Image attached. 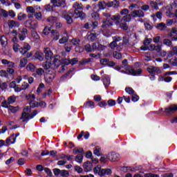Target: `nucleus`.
<instances>
[{
    "label": "nucleus",
    "instance_id": "nucleus-1",
    "mask_svg": "<svg viewBox=\"0 0 177 177\" xmlns=\"http://www.w3.org/2000/svg\"><path fill=\"white\" fill-rule=\"evenodd\" d=\"M45 58L47 62L43 64L45 70H56L62 64L60 59L53 57V53L49 48L44 49Z\"/></svg>",
    "mask_w": 177,
    "mask_h": 177
},
{
    "label": "nucleus",
    "instance_id": "nucleus-2",
    "mask_svg": "<svg viewBox=\"0 0 177 177\" xmlns=\"http://www.w3.org/2000/svg\"><path fill=\"white\" fill-rule=\"evenodd\" d=\"M124 70L120 71V73H123L124 74H128L129 75H134V76H139L143 71L140 68L134 69L132 66H129L127 68H124Z\"/></svg>",
    "mask_w": 177,
    "mask_h": 177
},
{
    "label": "nucleus",
    "instance_id": "nucleus-3",
    "mask_svg": "<svg viewBox=\"0 0 177 177\" xmlns=\"http://www.w3.org/2000/svg\"><path fill=\"white\" fill-rule=\"evenodd\" d=\"M10 35H12L13 37L12 39V42H13L12 49L15 53L19 52V48H20V45H19V39H17V30H13L10 33Z\"/></svg>",
    "mask_w": 177,
    "mask_h": 177
},
{
    "label": "nucleus",
    "instance_id": "nucleus-4",
    "mask_svg": "<svg viewBox=\"0 0 177 177\" xmlns=\"http://www.w3.org/2000/svg\"><path fill=\"white\" fill-rule=\"evenodd\" d=\"M94 174L95 175H99L100 176H104V175L111 174V169H102L100 165H97L93 169Z\"/></svg>",
    "mask_w": 177,
    "mask_h": 177
},
{
    "label": "nucleus",
    "instance_id": "nucleus-5",
    "mask_svg": "<svg viewBox=\"0 0 177 177\" xmlns=\"http://www.w3.org/2000/svg\"><path fill=\"white\" fill-rule=\"evenodd\" d=\"M17 99H19V96L10 95L8 97L7 100H5L1 102V106L3 107V109H8L10 104L16 103V100H17Z\"/></svg>",
    "mask_w": 177,
    "mask_h": 177
},
{
    "label": "nucleus",
    "instance_id": "nucleus-6",
    "mask_svg": "<svg viewBox=\"0 0 177 177\" xmlns=\"http://www.w3.org/2000/svg\"><path fill=\"white\" fill-rule=\"evenodd\" d=\"M25 27L27 28H31L32 30H36L38 27V21L35 19H28L24 22Z\"/></svg>",
    "mask_w": 177,
    "mask_h": 177
},
{
    "label": "nucleus",
    "instance_id": "nucleus-7",
    "mask_svg": "<svg viewBox=\"0 0 177 177\" xmlns=\"http://www.w3.org/2000/svg\"><path fill=\"white\" fill-rule=\"evenodd\" d=\"M37 114H38L37 111H34L32 114L23 112L21 116V120H22V122H26V121H28L29 120H31V118H34Z\"/></svg>",
    "mask_w": 177,
    "mask_h": 177
},
{
    "label": "nucleus",
    "instance_id": "nucleus-8",
    "mask_svg": "<svg viewBox=\"0 0 177 177\" xmlns=\"http://www.w3.org/2000/svg\"><path fill=\"white\" fill-rule=\"evenodd\" d=\"M28 34V30L26 28L19 29L18 31V37L19 41H24Z\"/></svg>",
    "mask_w": 177,
    "mask_h": 177
},
{
    "label": "nucleus",
    "instance_id": "nucleus-9",
    "mask_svg": "<svg viewBox=\"0 0 177 177\" xmlns=\"http://www.w3.org/2000/svg\"><path fill=\"white\" fill-rule=\"evenodd\" d=\"M31 50V46L28 44V43H24L23 47L18 48V52L21 53V55H26L28 50Z\"/></svg>",
    "mask_w": 177,
    "mask_h": 177
},
{
    "label": "nucleus",
    "instance_id": "nucleus-10",
    "mask_svg": "<svg viewBox=\"0 0 177 177\" xmlns=\"http://www.w3.org/2000/svg\"><path fill=\"white\" fill-rule=\"evenodd\" d=\"M50 3L54 8H60L61 6L64 8L66 6V1L64 0H50Z\"/></svg>",
    "mask_w": 177,
    "mask_h": 177
},
{
    "label": "nucleus",
    "instance_id": "nucleus-11",
    "mask_svg": "<svg viewBox=\"0 0 177 177\" xmlns=\"http://www.w3.org/2000/svg\"><path fill=\"white\" fill-rule=\"evenodd\" d=\"M175 111H177V106L175 104L170 105L169 107L165 109V113L169 114V115L174 114Z\"/></svg>",
    "mask_w": 177,
    "mask_h": 177
},
{
    "label": "nucleus",
    "instance_id": "nucleus-12",
    "mask_svg": "<svg viewBox=\"0 0 177 177\" xmlns=\"http://www.w3.org/2000/svg\"><path fill=\"white\" fill-rule=\"evenodd\" d=\"M131 17L135 19L138 17H145V12L142 10H136L131 12Z\"/></svg>",
    "mask_w": 177,
    "mask_h": 177
},
{
    "label": "nucleus",
    "instance_id": "nucleus-13",
    "mask_svg": "<svg viewBox=\"0 0 177 177\" xmlns=\"http://www.w3.org/2000/svg\"><path fill=\"white\" fill-rule=\"evenodd\" d=\"M51 38L53 42L58 41L60 38V33L56 30H51Z\"/></svg>",
    "mask_w": 177,
    "mask_h": 177
},
{
    "label": "nucleus",
    "instance_id": "nucleus-14",
    "mask_svg": "<svg viewBox=\"0 0 177 177\" xmlns=\"http://www.w3.org/2000/svg\"><path fill=\"white\" fill-rule=\"evenodd\" d=\"M83 168L85 172H91V170L93 168L92 162L87 161L83 164Z\"/></svg>",
    "mask_w": 177,
    "mask_h": 177
},
{
    "label": "nucleus",
    "instance_id": "nucleus-15",
    "mask_svg": "<svg viewBox=\"0 0 177 177\" xmlns=\"http://www.w3.org/2000/svg\"><path fill=\"white\" fill-rule=\"evenodd\" d=\"M97 35H99V34L88 32L86 35L87 39L91 42H93V41L96 40V38H97Z\"/></svg>",
    "mask_w": 177,
    "mask_h": 177
},
{
    "label": "nucleus",
    "instance_id": "nucleus-16",
    "mask_svg": "<svg viewBox=\"0 0 177 177\" xmlns=\"http://www.w3.org/2000/svg\"><path fill=\"white\" fill-rule=\"evenodd\" d=\"M147 70L148 73H150V74H161V69L158 67L152 66L151 68H148Z\"/></svg>",
    "mask_w": 177,
    "mask_h": 177
},
{
    "label": "nucleus",
    "instance_id": "nucleus-17",
    "mask_svg": "<svg viewBox=\"0 0 177 177\" xmlns=\"http://www.w3.org/2000/svg\"><path fill=\"white\" fill-rule=\"evenodd\" d=\"M108 160L110 161H117L120 160V154L115 153H111L108 154Z\"/></svg>",
    "mask_w": 177,
    "mask_h": 177
},
{
    "label": "nucleus",
    "instance_id": "nucleus-18",
    "mask_svg": "<svg viewBox=\"0 0 177 177\" xmlns=\"http://www.w3.org/2000/svg\"><path fill=\"white\" fill-rule=\"evenodd\" d=\"M14 143H16V137H15V134L6 140V146H10V145H13Z\"/></svg>",
    "mask_w": 177,
    "mask_h": 177
},
{
    "label": "nucleus",
    "instance_id": "nucleus-19",
    "mask_svg": "<svg viewBox=\"0 0 177 177\" xmlns=\"http://www.w3.org/2000/svg\"><path fill=\"white\" fill-rule=\"evenodd\" d=\"M102 82H103L106 89H107V88H109V86H110V84H111L110 77H109V75H104L102 78Z\"/></svg>",
    "mask_w": 177,
    "mask_h": 177
},
{
    "label": "nucleus",
    "instance_id": "nucleus-20",
    "mask_svg": "<svg viewBox=\"0 0 177 177\" xmlns=\"http://www.w3.org/2000/svg\"><path fill=\"white\" fill-rule=\"evenodd\" d=\"M74 16H76L75 17V19H78V17H80L81 20H84V19L86 17V14H85L82 11L76 10L75 12H74Z\"/></svg>",
    "mask_w": 177,
    "mask_h": 177
},
{
    "label": "nucleus",
    "instance_id": "nucleus-21",
    "mask_svg": "<svg viewBox=\"0 0 177 177\" xmlns=\"http://www.w3.org/2000/svg\"><path fill=\"white\" fill-rule=\"evenodd\" d=\"M8 24L9 28H18L20 26V23L13 20H9Z\"/></svg>",
    "mask_w": 177,
    "mask_h": 177
},
{
    "label": "nucleus",
    "instance_id": "nucleus-22",
    "mask_svg": "<svg viewBox=\"0 0 177 177\" xmlns=\"http://www.w3.org/2000/svg\"><path fill=\"white\" fill-rule=\"evenodd\" d=\"M111 19L114 21L115 24L116 26L120 25V23L121 22V15L120 14H118L116 15H113L111 17Z\"/></svg>",
    "mask_w": 177,
    "mask_h": 177
},
{
    "label": "nucleus",
    "instance_id": "nucleus-23",
    "mask_svg": "<svg viewBox=\"0 0 177 177\" xmlns=\"http://www.w3.org/2000/svg\"><path fill=\"white\" fill-rule=\"evenodd\" d=\"M0 44L3 48L8 46V38L5 35H0Z\"/></svg>",
    "mask_w": 177,
    "mask_h": 177
},
{
    "label": "nucleus",
    "instance_id": "nucleus-24",
    "mask_svg": "<svg viewBox=\"0 0 177 177\" xmlns=\"http://www.w3.org/2000/svg\"><path fill=\"white\" fill-rule=\"evenodd\" d=\"M1 64H3V66H7V67H11L12 68H15V63L8 59H1Z\"/></svg>",
    "mask_w": 177,
    "mask_h": 177
},
{
    "label": "nucleus",
    "instance_id": "nucleus-25",
    "mask_svg": "<svg viewBox=\"0 0 177 177\" xmlns=\"http://www.w3.org/2000/svg\"><path fill=\"white\" fill-rule=\"evenodd\" d=\"M73 8L75 10L74 12H80V10H82V9H84V6L81 3L75 2L73 3Z\"/></svg>",
    "mask_w": 177,
    "mask_h": 177
},
{
    "label": "nucleus",
    "instance_id": "nucleus-26",
    "mask_svg": "<svg viewBox=\"0 0 177 177\" xmlns=\"http://www.w3.org/2000/svg\"><path fill=\"white\" fill-rule=\"evenodd\" d=\"M44 79L46 82H48V84L52 82L53 80L55 79V75L50 74V73H47L44 76Z\"/></svg>",
    "mask_w": 177,
    "mask_h": 177
},
{
    "label": "nucleus",
    "instance_id": "nucleus-27",
    "mask_svg": "<svg viewBox=\"0 0 177 177\" xmlns=\"http://www.w3.org/2000/svg\"><path fill=\"white\" fill-rule=\"evenodd\" d=\"M121 66H115V70H120V68H128V59H125L122 62Z\"/></svg>",
    "mask_w": 177,
    "mask_h": 177
},
{
    "label": "nucleus",
    "instance_id": "nucleus-28",
    "mask_svg": "<svg viewBox=\"0 0 177 177\" xmlns=\"http://www.w3.org/2000/svg\"><path fill=\"white\" fill-rule=\"evenodd\" d=\"M103 24L102 25V28L106 29L107 27H110V26H113V21L107 19L102 20Z\"/></svg>",
    "mask_w": 177,
    "mask_h": 177
},
{
    "label": "nucleus",
    "instance_id": "nucleus-29",
    "mask_svg": "<svg viewBox=\"0 0 177 177\" xmlns=\"http://www.w3.org/2000/svg\"><path fill=\"white\" fill-rule=\"evenodd\" d=\"M35 58H36L37 60H39V62H44V53H42L40 51H37L34 55Z\"/></svg>",
    "mask_w": 177,
    "mask_h": 177
},
{
    "label": "nucleus",
    "instance_id": "nucleus-30",
    "mask_svg": "<svg viewBox=\"0 0 177 177\" xmlns=\"http://www.w3.org/2000/svg\"><path fill=\"white\" fill-rule=\"evenodd\" d=\"M10 88H13L15 89V92L19 93V92H21L23 91L21 87H19V86L15 84V82H12L10 84Z\"/></svg>",
    "mask_w": 177,
    "mask_h": 177
},
{
    "label": "nucleus",
    "instance_id": "nucleus-31",
    "mask_svg": "<svg viewBox=\"0 0 177 177\" xmlns=\"http://www.w3.org/2000/svg\"><path fill=\"white\" fill-rule=\"evenodd\" d=\"M67 41H68V35H67V32H65L64 33V36L62 37V38H61L59 40V44H66V42H67Z\"/></svg>",
    "mask_w": 177,
    "mask_h": 177
},
{
    "label": "nucleus",
    "instance_id": "nucleus-32",
    "mask_svg": "<svg viewBox=\"0 0 177 177\" xmlns=\"http://www.w3.org/2000/svg\"><path fill=\"white\" fill-rule=\"evenodd\" d=\"M109 47L113 50L116 49V50H118L119 52L120 50H121V48H120L118 44H117V43L114 41V40L110 43Z\"/></svg>",
    "mask_w": 177,
    "mask_h": 177
},
{
    "label": "nucleus",
    "instance_id": "nucleus-33",
    "mask_svg": "<svg viewBox=\"0 0 177 177\" xmlns=\"http://www.w3.org/2000/svg\"><path fill=\"white\" fill-rule=\"evenodd\" d=\"M8 109V111L12 113V114H15V113H17V111L20 110V108L18 106H9Z\"/></svg>",
    "mask_w": 177,
    "mask_h": 177
},
{
    "label": "nucleus",
    "instance_id": "nucleus-34",
    "mask_svg": "<svg viewBox=\"0 0 177 177\" xmlns=\"http://www.w3.org/2000/svg\"><path fill=\"white\" fill-rule=\"evenodd\" d=\"M132 19V15L131 14H127V15H124L121 21H124L125 23H129Z\"/></svg>",
    "mask_w": 177,
    "mask_h": 177
},
{
    "label": "nucleus",
    "instance_id": "nucleus-35",
    "mask_svg": "<svg viewBox=\"0 0 177 177\" xmlns=\"http://www.w3.org/2000/svg\"><path fill=\"white\" fill-rule=\"evenodd\" d=\"M47 21L50 23V24H52L51 26H55L57 21V17H50L47 19Z\"/></svg>",
    "mask_w": 177,
    "mask_h": 177
},
{
    "label": "nucleus",
    "instance_id": "nucleus-36",
    "mask_svg": "<svg viewBox=\"0 0 177 177\" xmlns=\"http://www.w3.org/2000/svg\"><path fill=\"white\" fill-rule=\"evenodd\" d=\"M36 68H37V66H35V65L32 64V63H30L26 66V70L28 71H31V73H34Z\"/></svg>",
    "mask_w": 177,
    "mask_h": 177
},
{
    "label": "nucleus",
    "instance_id": "nucleus-37",
    "mask_svg": "<svg viewBox=\"0 0 177 177\" xmlns=\"http://www.w3.org/2000/svg\"><path fill=\"white\" fill-rule=\"evenodd\" d=\"M151 17L153 20V21H156L157 19H161L162 17V13L161 12H157L156 15H152Z\"/></svg>",
    "mask_w": 177,
    "mask_h": 177
},
{
    "label": "nucleus",
    "instance_id": "nucleus-38",
    "mask_svg": "<svg viewBox=\"0 0 177 177\" xmlns=\"http://www.w3.org/2000/svg\"><path fill=\"white\" fill-rule=\"evenodd\" d=\"M27 19V15L20 12L17 15V19L19 20V21H23V20H26Z\"/></svg>",
    "mask_w": 177,
    "mask_h": 177
},
{
    "label": "nucleus",
    "instance_id": "nucleus-39",
    "mask_svg": "<svg viewBox=\"0 0 177 177\" xmlns=\"http://www.w3.org/2000/svg\"><path fill=\"white\" fill-rule=\"evenodd\" d=\"M82 154L83 153H79L76 156V158L75 159L76 162H78L79 164L82 163V160H84V156Z\"/></svg>",
    "mask_w": 177,
    "mask_h": 177
},
{
    "label": "nucleus",
    "instance_id": "nucleus-40",
    "mask_svg": "<svg viewBox=\"0 0 177 177\" xmlns=\"http://www.w3.org/2000/svg\"><path fill=\"white\" fill-rule=\"evenodd\" d=\"M62 17L66 20V23L68 24H71V23H73V18H71V16L68 15H64Z\"/></svg>",
    "mask_w": 177,
    "mask_h": 177
},
{
    "label": "nucleus",
    "instance_id": "nucleus-41",
    "mask_svg": "<svg viewBox=\"0 0 177 177\" xmlns=\"http://www.w3.org/2000/svg\"><path fill=\"white\" fill-rule=\"evenodd\" d=\"M53 6H51L50 4H46L44 6V10L46 12H55V10H53Z\"/></svg>",
    "mask_w": 177,
    "mask_h": 177
},
{
    "label": "nucleus",
    "instance_id": "nucleus-42",
    "mask_svg": "<svg viewBox=\"0 0 177 177\" xmlns=\"http://www.w3.org/2000/svg\"><path fill=\"white\" fill-rule=\"evenodd\" d=\"M28 60L26 58H22L20 60L19 62V67L23 68V67H26V66L27 65L28 63Z\"/></svg>",
    "mask_w": 177,
    "mask_h": 177
},
{
    "label": "nucleus",
    "instance_id": "nucleus-43",
    "mask_svg": "<svg viewBox=\"0 0 177 177\" xmlns=\"http://www.w3.org/2000/svg\"><path fill=\"white\" fill-rule=\"evenodd\" d=\"M156 28H158V30H165L167 28V24H165L162 22L159 23L157 24Z\"/></svg>",
    "mask_w": 177,
    "mask_h": 177
},
{
    "label": "nucleus",
    "instance_id": "nucleus-44",
    "mask_svg": "<svg viewBox=\"0 0 177 177\" xmlns=\"http://www.w3.org/2000/svg\"><path fill=\"white\" fill-rule=\"evenodd\" d=\"M84 154V149L82 148H75L73 149V154L76 155V154Z\"/></svg>",
    "mask_w": 177,
    "mask_h": 177
},
{
    "label": "nucleus",
    "instance_id": "nucleus-45",
    "mask_svg": "<svg viewBox=\"0 0 177 177\" xmlns=\"http://www.w3.org/2000/svg\"><path fill=\"white\" fill-rule=\"evenodd\" d=\"M117 3H118V2H117V1H110V2L106 3V7L115 8V6H117Z\"/></svg>",
    "mask_w": 177,
    "mask_h": 177
},
{
    "label": "nucleus",
    "instance_id": "nucleus-46",
    "mask_svg": "<svg viewBox=\"0 0 177 177\" xmlns=\"http://www.w3.org/2000/svg\"><path fill=\"white\" fill-rule=\"evenodd\" d=\"M98 8L100 9V10H103L104 9H106V3L104 1H100L98 3Z\"/></svg>",
    "mask_w": 177,
    "mask_h": 177
},
{
    "label": "nucleus",
    "instance_id": "nucleus-47",
    "mask_svg": "<svg viewBox=\"0 0 177 177\" xmlns=\"http://www.w3.org/2000/svg\"><path fill=\"white\" fill-rule=\"evenodd\" d=\"M85 107H86L87 109H95V102L92 101L87 102L85 104Z\"/></svg>",
    "mask_w": 177,
    "mask_h": 177
},
{
    "label": "nucleus",
    "instance_id": "nucleus-48",
    "mask_svg": "<svg viewBox=\"0 0 177 177\" xmlns=\"http://www.w3.org/2000/svg\"><path fill=\"white\" fill-rule=\"evenodd\" d=\"M100 148L99 147H95L93 153L95 156H97V157H100L102 156V152H100Z\"/></svg>",
    "mask_w": 177,
    "mask_h": 177
},
{
    "label": "nucleus",
    "instance_id": "nucleus-49",
    "mask_svg": "<svg viewBox=\"0 0 177 177\" xmlns=\"http://www.w3.org/2000/svg\"><path fill=\"white\" fill-rule=\"evenodd\" d=\"M71 44H73V45H74L75 46H80V44H81V40L78 39H73L71 41Z\"/></svg>",
    "mask_w": 177,
    "mask_h": 177
},
{
    "label": "nucleus",
    "instance_id": "nucleus-50",
    "mask_svg": "<svg viewBox=\"0 0 177 177\" xmlns=\"http://www.w3.org/2000/svg\"><path fill=\"white\" fill-rule=\"evenodd\" d=\"M52 27H53V26H51L50 27L49 26H46L44 28V30H43V34L44 35H48V34H49L50 30H52Z\"/></svg>",
    "mask_w": 177,
    "mask_h": 177
},
{
    "label": "nucleus",
    "instance_id": "nucleus-51",
    "mask_svg": "<svg viewBox=\"0 0 177 177\" xmlns=\"http://www.w3.org/2000/svg\"><path fill=\"white\" fill-rule=\"evenodd\" d=\"M123 45H126L129 48H131V46H132V45L130 44L129 40L127 39V37H123Z\"/></svg>",
    "mask_w": 177,
    "mask_h": 177
},
{
    "label": "nucleus",
    "instance_id": "nucleus-52",
    "mask_svg": "<svg viewBox=\"0 0 177 177\" xmlns=\"http://www.w3.org/2000/svg\"><path fill=\"white\" fill-rule=\"evenodd\" d=\"M34 17H35V19H37V20H42V12H35Z\"/></svg>",
    "mask_w": 177,
    "mask_h": 177
},
{
    "label": "nucleus",
    "instance_id": "nucleus-53",
    "mask_svg": "<svg viewBox=\"0 0 177 177\" xmlns=\"http://www.w3.org/2000/svg\"><path fill=\"white\" fill-rule=\"evenodd\" d=\"M129 10H132L133 12V10H136V9H139V6H138V4L136 3H133L129 6Z\"/></svg>",
    "mask_w": 177,
    "mask_h": 177
},
{
    "label": "nucleus",
    "instance_id": "nucleus-54",
    "mask_svg": "<svg viewBox=\"0 0 177 177\" xmlns=\"http://www.w3.org/2000/svg\"><path fill=\"white\" fill-rule=\"evenodd\" d=\"M164 45H166L167 46L171 47L172 46V41L169 39H165L163 40Z\"/></svg>",
    "mask_w": 177,
    "mask_h": 177
},
{
    "label": "nucleus",
    "instance_id": "nucleus-55",
    "mask_svg": "<svg viewBox=\"0 0 177 177\" xmlns=\"http://www.w3.org/2000/svg\"><path fill=\"white\" fill-rule=\"evenodd\" d=\"M32 37L35 41H38V39H39V35H38L35 30L32 32Z\"/></svg>",
    "mask_w": 177,
    "mask_h": 177
},
{
    "label": "nucleus",
    "instance_id": "nucleus-56",
    "mask_svg": "<svg viewBox=\"0 0 177 177\" xmlns=\"http://www.w3.org/2000/svg\"><path fill=\"white\" fill-rule=\"evenodd\" d=\"M26 12L27 13H35V9H34V6H27L26 7Z\"/></svg>",
    "mask_w": 177,
    "mask_h": 177
},
{
    "label": "nucleus",
    "instance_id": "nucleus-57",
    "mask_svg": "<svg viewBox=\"0 0 177 177\" xmlns=\"http://www.w3.org/2000/svg\"><path fill=\"white\" fill-rule=\"evenodd\" d=\"M62 177H68L70 176V173L67 170H61V175Z\"/></svg>",
    "mask_w": 177,
    "mask_h": 177
},
{
    "label": "nucleus",
    "instance_id": "nucleus-58",
    "mask_svg": "<svg viewBox=\"0 0 177 177\" xmlns=\"http://www.w3.org/2000/svg\"><path fill=\"white\" fill-rule=\"evenodd\" d=\"M0 76L1 77H4L5 78H8L9 77V74L8 73L7 71H0Z\"/></svg>",
    "mask_w": 177,
    "mask_h": 177
},
{
    "label": "nucleus",
    "instance_id": "nucleus-59",
    "mask_svg": "<svg viewBox=\"0 0 177 177\" xmlns=\"http://www.w3.org/2000/svg\"><path fill=\"white\" fill-rule=\"evenodd\" d=\"M119 27L122 28V30H128V25H127V23H121L119 24Z\"/></svg>",
    "mask_w": 177,
    "mask_h": 177
},
{
    "label": "nucleus",
    "instance_id": "nucleus-60",
    "mask_svg": "<svg viewBox=\"0 0 177 177\" xmlns=\"http://www.w3.org/2000/svg\"><path fill=\"white\" fill-rule=\"evenodd\" d=\"M44 73H45V71H44L42 68H39L36 70V74L39 75V77H41V75H44Z\"/></svg>",
    "mask_w": 177,
    "mask_h": 177
},
{
    "label": "nucleus",
    "instance_id": "nucleus-61",
    "mask_svg": "<svg viewBox=\"0 0 177 177\" xmlns=\"http://www.w3.org/2000/svg\"><path fill=\"white\" fill-rule=\"evenodd\" d=\"M125 91L127 92V93H128L129 95H133V93H135V91H133V88H131V87H127L125 88Z\"/></svg>",
    "mask_w": 177,
    "mask_h": 177
},
{
    "label": "nucleus",
    "instance_id": "nucleus-62",
    "mask_svg": "<svg viewBox=\"0 0 177 177\" xmlns=\"http://www.w3.org/2000/svg\"><path fill=\"white\" fill-rule=\"evenodd\" d=\"M113 55L115 59H121V57H122V55H121V53L117 51L113 52Z\"/></svg>",
    "mask_w": 177,
    "mask_h": 177
},
{
    "label": "nucleus",
    "instance_id": "nucleus-63",
    "mask_svg": "<svg viewBox=\"0 0 177 177\" xmlns=\"http://www.w3.org/2000/svg\"><path fill=\"white\" fill-rule=\"evenodd\" d=\"M84 50H86V52H93V50H92V46H90V44L85 45Z\"/></svg>",
    "mask_w": 177,
    "mask_h": 177
},
{
    "label": "nucleus",
    "instance_id": "nucleus-64",
    "mask_svg": "<svg viewBox=\"0 0 177 177\" xmlns=\"http://www.w3.org/2000/svg\"><path fill=\"white\" fill-rule=\"evenodd\" d=\"M144 177H159V176L157 174L148 173V174H145Z\"/></svg>",
    "mask_w": 177,
    "mask_h": 177
}]
</instances>
